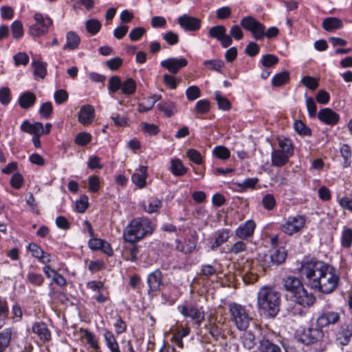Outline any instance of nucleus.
Here are the masks:
<instances>
[{"label": "nucleus", "mask_w": 352, "mask_h": 352, "mask_svg": "<svg viewBox=\"0 0 352 352\" xmlns=\"http://www.w3.org/2000/svg\"><path fill=\"white\" fill-rule=\"evenodd\" d=\"M186 96L188 100L191 101L195 100L197 98H199L201 96L200 89L195 85L190 86L186 90Z\"/></svg>", "instance_id": "nucleus-56"}, {"label": "nucleus", "mask_w": 352, "mask_h": 352, "mask_svg": "<svg viewBox=\"0 0 352 352\" xmlns=\"http://www.w3.org/2000/svg\"><path fill=\"white\" fill-rule=\"evenodd\" d=\"M302 84L311 90H315L318 87V82L316 78L311 76H305L301 80Z\"/></svg>", "instance_id": "nucleus-59"}, {"label": "nucleus", "mask_w": 352, "mask_h": 352, "mask_svg": "<svg viewBox=\"0 0 352 352\" xmlns=\"http://www.w3.org/2000/svg\"><path fill=\"white\" fill-rule=\"evenodd\" d=\"M324 331L322 328L309 327L305 329L299 340L305 344H311L314 352H323L327 349V343L323 340Z\"/></svg>", "instance_id": "nucleus-5"}, {"label": "nucleus", "mask_w": 352, "mask_h": 352, "mask_svg": "<svg viewBox=\"0 0 352 352\" xmlns=\"http://www.w3.org/2000/svg\"><path fill=\"white\" fill-rule=\"evenodd\" d=\"M294 128L296 133L300 135H310L311 130L301 120H296L294 123Z\"/></svg>", "instance_id": "nucleus-53"}, {"label": "nucleus", "mask_w": 352, "mask_h": 352, "mask_svg": "<svg viewBox=\"0 0 352 352\" xmlns=\"http://www.w3.org/2000/svg\"><path fill=\"white\" fill-rule=\"evenodd\" d=\"M240 25L245 30L250 32L256 40H261L263 38L264 25L254 17L248 16L242 18Z\"/></svg>", "instance_id": "nucleus-12"}, {"label": "nucleus", "mask_w": 352, "mask_h": 352, "mask_svg": "<svg viewBox=\"0 0 352 352\" xmlns=\"http://www.w3.org/2000/svg\"><path fill=\"white\" fill-rule=\"evenodd\" d=\"M147 177V166H141L138 170L135 172L131 176L133 183L140 188H143L146 186V179Z\"/></svg>", "instance_id": "nucleus-24"}, {"label": "nucleus", "mask_w": 352, "mask_h": 352, "mask_svg": "<svg viewBox=\"0 0 352 352\" xmlns=\"http://www.w3.org/2000/svg\"><path fill=\"white\" fill-rule=\"evenodd\" d=\"M229 236L230 234L228 230L222 229L221 230H219L217 232L215 233L214 241L212 245V249L214 250V248H217L219 246L221 245L223 243L228 241Z\"/></svg>", "instance_id": "nucleus-37"}, {"label": "nucleus", "mask_w": 352, "mask_h": 352, "mask_svg": "<svg viewBox=\"0 0 352 352\" xmlns=\"http://www.w3.org/2000/svg\"><path fill=\"white\" fill-rule=\"evenodd\" d=\"M104 338L111 352H121L114 335L109 331H105Z\"/></svg>", "instance_id": "nucleus-34"}, {"label": "nucleus", "mask_w": 352, "mask_h": 352, "mask_svg": "<svg viewBox=\"0 0 352 352\" xmlns=\"http://www.w3.org/2000/svg\"><path fill=\"white\" fill-rule=\"evenodd\" d=\"M247 249V244L242 241H239L234 243L230 248V252L238 254L242 252H245Z\"/></svg>", "instance_id": "nucleus-62"}, {"label": "nucleus", "mask_w": 352, "mask_h": 352, "mask_svg": "<svg viewBox=\"0 0 352 352\" xmlns=\"http://www.w3.org/2000/svg\"><path fill=\"white\" fill-rule=\"evenodd\" d=\"M142 129L144 133L150 135H157L159 132V127L154 124L143 122L142 123Z\"/></svg>", "instance_id": "nucleus-63"}, {"label": "nucleus", "mask_w": 352, "mask_h": 352, "mask_svg": "<svg viewBox=\"0 0 352 352\" xmlns=\"http://www.w3.org/2000/svg\"><path fill=\"white\" fill-rule=\"evenodd\" d=\"M261 338L259 340L258 350L260 352H282L280 347L273 342L272 338L276 336V333L270 329H261Z\"/></svg>", "instance_id": "nucleus-7"}, {"label": "nucleus", "mask_w": 352, "mask_h": 352, "mask_svg": "<svg viewBox=\"0 0 352 352\" xmlns=\"http://www.w3.org/2000/svg\"><path fill=\"white\" fill-rule=\"evenodd\" d=\"M204 65L211 70L221 73V69L224 67V63L221 60L212 59L204 62Z\"/></svg>", "instance_id": "nucleus-47"}, {"label": "nucleus", "mask_w": 352, "mask_h": 352, "mask_svg": "<svg viewBox=\"0 0 352 352\" xmlns=\"http://www.w3.org/2000/svg\"><path fill=\"white\" fill-rule=\"evenodd\" d=\"M111 118L118 126L124 127L128 125L126 118L118 113H113Z\"/></svg>", "instance_id": "nucleus-64"}, {"label": "nucleus", "mask_w": 352, "mask_h": 352, "mask_svg": "<svg viewBox=\"0 0 352 352\" xmlns=\"http://www.w3.org/2000/svg\"><path fill=\"white\" fill-rule=\"evenodd\" d=\"M35 23L30 25L29 33L30 35L39 37L48 32V28L52 24V20L47 16L41 13H36L34 15Z\"/></svg>", "instance_id": "nucleus-8"}, {"label": "nucleus", "mask_w": 352, "mask_h": 352, "mask_svg": "<svg viewBox=\"0 0 352 352\" xmlns=\"http://www.w3.org/2000/svg\"><path fill=\"white\" fill-rule=\"evenodd\" d=\"M306 219L304 216L296 214L289 217L281 226V230L289 235L300 232L305 225Z\"/></svg>", "instance_id": "nucleus-11"}, {"label": "nucleus", "mask_w": 352, "mask_h": 352, "mask_svg": "<svg viewBox=\"0 0 352 352\" xmlns=\"http://www.w3.org/2000/svg\"><path fill=\"white\" fill-rule=\"evenodd\" d=\"M148 292H157L162 285V274L159 270L150 273L147 276Z\"/></svg>", "instance_id": "nucleus-21"}, {"label": "nucleus", "mask_w": 352, "mask_h": 352, "mask_svg": "<svg viewBox=\"0 0 352 352\" xmlns=\"http://www.w3.org/2000/svg\"><path fill=\"white\" fill-rule=\"evenodd\" d=\"M26 278L28 283L36 287H41L45 281V278L41 274L31 271L28 272Z\"/></svg>", "instance_id": "nucleus-39"}, {"label": "nucleus", "mask_w": 352, "mask_h": 352, "mask_svg": "<svg viewBox=\"0 0 352 352\" xmlns=\"http://www.w3.org/2000/svg\"><path fill=\"white\" fill-rule=\"evenodd\" d=\"M283 286L286 291L287 298L304 308L314 305L316 298L314 294L309 292L302 281L294 276H288L283 279Z\"/></svg>", "instance_id": "nucleus-2"}, {"label": "nucleus", "mask_w": 352, "mask_h": 352, "mask_svg": "<svg viewBox=\"0 0 352 352\" xmlns=\"http://www.w3.org/2000/svg\"><path fill=\"white\" fill-rule=\"evenodd\" d=\"M80 43V38L75 32H68L66 34V43L63 46V50H74L78 47Z\"/></svg>", "instance_id": "nucleus-28"}, {"label": "nucleus", "mask_w": 352, "mask_h": 352, "mask_svg": "<svg viewBox=\"0 0 352 352\" xmlns=\"http://www.w3.org/2000/svg\"><path fill=\"white\" fill-rule=\"evenodd\" d=\"M141 206L146 212L152 214L157 212L161 209L162 202L157 197H150L146 200L142 201Z\"/></svg>", "instance_id": "nucleus-22"}, {"label": "nucleus", "mask_w": 352, "mask_h": 352, "mask_svg": "<svg viewBox=\"0 0 352 352\" xmlns=\"http://www.w3.org/2000/svg\"><path fill=\"white\" fill-rule=\"evenodd\" d=\"M187 64V60L184 58L179 59L169 58L162 60L160 63L162 67L166 68L173 74H177L182 67H186Z\"/></svg>", "instance_id": "nucleus-16"}, {"label": "nucleus", "mask_w": 352, "mask_h": 352, "mask_svg": "<svg viewBox=\"0 0 352 352\" xmlns=\"http://www.w3.org/2000/svg\"><path fill=\"white\" fill-rule=\"evenodd\" d=\"M12 35L14 38L19 39L23 36L24 31L22 23L19 21H14L11 25Z\"/></svg>", "instance_id": "nucleus-48"}, {"label": "nucleus", "mask_w": 352, "mask_h": 352, "mask_svg": "<svg viewBox=\"0 0 352 352\" xmlns=\"http://www.w3.org/2000/svg\"><path fill=\"white\" fill-rule=\"evenodd\" d=\"M256 228V223L252 219L246 221L235 230V236L241 239H246L253 236Z\"/></svg>", "instance_id": "nucleus-17"}, {"label": "nucleus", "mask_w": 352, "mask_h": 352, "mask_svg": "<svg viewBox=\"0 0 352 352\" xmlns=\"http://www.w3.org/2000/svg\"><path fill=\"white\" fill-rule=\"evenodd\" d=\"M34 74L36 77L44 78L47 74L46 63L43 62H33Z\"/></svg>", "instance_id": "nucleus-49"}, {"label": "nucleus", "mask_w": 352, "mask_h": 352, "mask_svg": "<svg viewBox=\"0 0 352 352\" xmlns=\"http://www.w3.org/2000/svg\"><path fill=\"white\" fill-rule=\"evenodd\" d=\"M229 312L231 320L239 330L245 331L249 326L252 318L245 307L233 302L229 305Z\"/></svg>", "instance_id": "nucleus-6"}, {"label": "nucleus", "mask_w": 352, "mask_h": 352, "mask_svg": "<svg viewBox=\"0 0 352 352\" xmlns=\"http://www.w3.org/2000/svg\"><path fill=\"white\" fill-rule=\"evenodd\" d=\"M215 100L217 102L218 107L220 109L223 111H228L231 108V103L228 99L223 97L219 91L214 92Z\"/></svg>", "instance_id": "nucleus-42"}, {"label": "nucleus", "mask_w": 352, "mask_h": 352, "mask_svg": "<svg viewBox=\"0 0 352 352\" xmlns=\"http://www.w3.org/2000/svg\"><path fill=\"white\" fill-rule=\"evenodd\" d=\"M52 111L53 107L52 102H46L41 106L39 113L42 118L47 119L50 117Z\"/></svg>", "instance_id": "nucleus-57"}, {"label": "nucleus", "mask_w": 352, "mask_h": 352, "mask_svg": "<svg viewBox=\"0 0 352 352\" xmlns=\"http://www.w3.org/2000/svg\"><path fill=\"white\" fill-rule=\"evenodd\" d=\"M286 257L287 252L283 248H272L270 255L264 256L261 265L265 271L273 265H278L283 263Z\"/></svg>", "instance_id": "nucleus-10"}, {"label": "nucleus", "mask_w": 352, "mask_h": 352, "mask_svg": "<svg viewBox=\"0 0 352 352\" xmlns=\"http://www.w3.org/2000/svg\"><path fill=\"white\" fill-rule=\"evenodd\" d=\"M352 245V229L344 228L341 235V245L349 248Z\"/></svg>", "instance_id": "nucleus-44"}, {"label": "nucleus", "mask_w": 352, "mask_h": 352, "mask_svg": "<svg viewBox=\"0 0 352 352\" xmlns=\"http://www.w3.org/2000/svg\"><path fill=\"white\" fill-rule=\"evenodd\" d=\"M318 118L321 122L329 125L337 124L340 119L339 115L329 108H324L320 110Z\"/></svg>", "instance_id": "nucleus-20"}, {"label": "nucleus", "mask_w": 352, "mask_h": 352, "mask_svg": "<svg viewBox=\"0 0 352 352\" xmlns=\"http://www.w3.org/2000/svg\"><path fill=\"white\" fill-rule=\"evenodd\" d=\"M91 140V135L90 133L87 132H80L76 135L75 138V143L82 146L89 144Z\"/></svg>", "instance_id": "nucleus-54"}, {"label": "nucleus", "mask_w": 352, "mask_h": 352, "mask_svg": "<svg viewBox=\"0 0 352 352\" xmlns=\"http://www.w3.org/2000/svg\"><path fill=\"white\" fill-rule=\"evenodd\" d=\"M258 310L267 318H273L280 311V294L274 287H261L257 292Z\"/></svg>", "instance_id": "nucleus-3"}, {"label": "nucleus", "mask_w": 352, "mask_h": 352, "mask_svg": "<svg viewBox=\"0 0 352 352\" xmlns=\"http://www.w3.org/2000/svg\"><path fill=\"white\" fill-rule=\"evenodd\" d=\"M32 331L43 341H48L51 338V332L44 322L34 323L32 326Z\"/></svg>", "instance_id": "nucleus-26"}, {"label": "nucleus", "mask_w": 352, "mask_h": 352, "mask_svg": "<svg viewBox=\"0 0 352 352\" xmlns=\"http://www.w3.org/2000/svg\"><path fill=\"white\" fill-rule=\"evenodd\" d=\"M13 329L7 327L0 331V352H6L10 345Z\"/></svg>", "instance_id": "nucleus-25"}, {"label": "nucleus", "mask_w": 352, "mask_h": 352, "mask_svg": "<svg viewBox=\"0 0 352 352\" xmlns=\"http://www.w3.org/2000/svg\"><path fill=\"white\" fill-rule=\"evenodd\" d=\"M157 108L167 117H171L177 111L175 104L169 100L160 102L157 104Z\"/></svg>", "instance_id": "nucleus-29"}, {"label": "nucleus", "mask_w": 352, "mask_h": 352, "mask_svg": "<svg viewBox=\"0 0 352 352\" xmlns=\"http://www.w3.org/2000/svg\"><path fill=\"white\" fill-rule=\"evenodd\" d=\"M342 22L337 18H327L322 21V27L327 31H332L342 28Z\"/></svg>", "instance_id": "nucleus-38"}, {"label": "nucleus", "mask_w": 352, "mask_h": 352, "mask_svg": "<svg viewBox=\"0 0 352 352\" xmlns=\"http://www.w3.org/2000/svg\"><path fill=\"white\" fill-rule=\"evenodd\" d=\"M195 109L199 113H206L210 110V102L207 100H200L196 102Z\"/></svg>", "instance_id": "nucleus-61"}, {"label": "nucleus", "mask_w": 352, "mask_h": 352, "mask_svg": "<svg viewBox=\"0 0 352 352\" xmlns=\"http://www.w3.org/2000/svg\"><path fill=\"white\" fill-rule=\"evenodd\" d=\"M208 36L219 41L224 48L229 47L232 43L230 36L226 34V28L221 25L210 28L208 30Z\"/></svg>", "instance_id": "nucleus-13"}, {"label": "nucleus", "mask_w": 352, "mask_h": 352, "mask_svg": "<svg viewBox=\"0 0 352 352\" xmlns=\"http://www.w3.org/2000/svg\"><path fill=\"white\" fill-rule=\"evenodd\" d=\"M138 247L135 243H129L124 247V255L126 260L135 262L138 260Z\"/></svg>", "instance_id": "nucleus-35"}, {"label": "nucleus", "mask_w": 352, "mask_h": 352, "mask_svg": "<svg viewBox=\"0 0 352 352\" xmlns=\"http://www.w3.org/2000/svg\"><path fill=\"white\" fill-rule=\"evenodd\" d=\"M340 320V314L333 311H325L322 312L316 319V325L318 327L324 328L329 325L338 324Z\"/></svg>", "instance_id": "nucleus-14"}, {"label": "nucleus", "mask_w": 352, "mask_h": 352, "mask_svg": "<svg viewBox=\"0 0 352 352\" xmlns=\"http://www.w3.org/2000/svg\"><path fill=\"white\" fill-rule=\"evenodd\" d=\"M190 328L188 327H183L181 330H179L176 333H174L172 338H170V341L175 343V344L180 347L183 348L184 342L183 338L186 337L190 333Z\"/></svg>", "instance_id": "nucleus-33"}, {"label": "nucleus", "mask_w": 352, "mask_h": 352, "mask_svg": "<svg viewBox=\"0 0 352 352\" xmlns=\"http://www.w3.org/2000/svg\"><path fill=\"white\" fill-rule=\"evenodd\" d=\"M122 91L125 95H131L135 93L136 83L133 78H127L122 83Z\"/></svg>", "instance_id": "nucleus-43"}, {"label": "nucleus", "mask_w": 352, "mask_h": 352, "mask_svg": "<svg viewBox=\"0 0 352 352\" xmlns=\"http://www.w3.org/2000/svg\"><path fill=\"white\" fill-rule=\"evenodd\" d=\"M121 79L118 76H113L109 80L108 89L110 92L115 93L122 88Z\"/></svg>", "instance_id": "nucleus-52"}, {"label": "nucleus", "mask_w": 352, "mask_h": 352, "mask_svg": "<svg viewBox=\"0 0 352 352\" xmlns=\"http://www.w3.org/2000/svg\"><path fill=\"white\" fill-rule=\"evenodd\" d=\"M177 309L184 318H190L197 325H199L205 318V314L202 308H199L187 302L179 305Z\"/></svg>", "instance_id": "nucleus-9"}, {"label": "nucleus", "mask_w": 352, "mask_h": 352, "mask_svg": "<svg viewBox=\"0 0 352 352\" xmlns=\"http://www.w3.org/2000/svg\"><path fill=\"white\" fill-rule=\"evenodd\" d=\"M160 98L161 96L157 95L144 98L142 102L138 104V111L140 113H145L150 111L154 107L155 102Z\"/></svg>", "instance_id": "nucleus-31"}, {"label": "nucleus", "mask_w": 352, "mask_h": 352, "mask_svg": "<svg viewBox=\"0 0 352 352\" xmlns=\"http://www.w3.org/2000/svg\"><path fill=\"white\" fill-rule=\"evenodd\" d=\"M88 188L92 192H97L100 189V179L97 175H91L88 180Z\"/></svg>", "instance_id": "nucleus-58"}, {"label": "nucleus", "mask_w": 352, "mask_h": 352, "mask_svg": "<svg viewBox=\"0 0 352 352\" xmlns=\"http://www.w3.org/2000/svg\"><path fill=\"white\" fill-rule=\"evenodd\" d=\"M278 146L280 151L284 153L287 157H290L294 154V146L292 141L288 138L278 140Z\"/></svg>", "instance_id": "nucleus-36"}, {"label": "nucleus", "mask_w": 352, "mask_h": 352, "mask_svg": "<svg viewBox=\"0 0 352 352\" xmlns=\"http://www.w3.org/2000/svg\"><path fill=\"white\" fill-rule=\"evenodd\" d=\"M352 338V324L344 323L340 325L336 333V342L342 346H346Z\"/></svg>", "instance_id": "nucleus-15"}, {"label": "nucleus", "mask_w": 352, "mask_h": 352, "mask_svg": "<svg viewBox=\"0 0 352 352\" xmlns=\"http://www.w3.org/2000/svg\"><path fill=\"white\" fill-rule=\"evenodd\" d=\"M155 228V225L148 218H135L124 228L123 239L129 243H135L147 235L152 234Z\"/></svg>", "instance_id": "nucleus-4"}, {"label": "nucleus", "mask_w": 352, "mask_h": 352, "mask_svg": "<svg viewBox=\"0 0 352 352\" xmlns=\"http://www.w3.org/2000/svg\"><path fill=\"white\" fill-rule=\"evenodd\" d=\"M36 96L31 91L23 93L19 98V104L22 109H28L36 102Z\"/></svg>", "instance_id": "nucleus-27"}, {"label": "nucleus", "mask_w": 352, "mask_h": 352, "mask_svg": "<svg viewBox=\"0 0 352 352\" xmlns=\"http://www.w3.org/2000/svg\"><path fill=\"white\" fill-rule=\"evenodd\" d=\"M262 204L265 210H273L276 204L274 195L272 194L265 195L262 199Z\"/></svg>", "instance_id": "nucleus-51"}, {"label": "nucleus", "mask_w": 352, "mask_h": 352, "mask_svg": "<svg viewBox=\"0 0 352 352\" xmlns=\"http://www.w3.org/2000/svg\"><path fill=\"white\" fill-rule=\"evenodd\" d=\"M289 78V72L285 71L276 74L272 79V85L274 87H280L286 83Z\"/></svg>", "instance_id": "nucleus-45"}, {"label": "nucleus", "mask_w": 352, "mask_h": 352, "mask_svg": "<svg viewBox=\"0 0 352 352\" xmlns=\"http://www.w3.org/2000/svg\"><path fill=\"white\" fill-rule=\"evenodd\" d=\"M87 31L92 35L96 34L101 28V23L98 19H91L86 21Z\"/></svg>", "instance_id": "nucleus-46"}, {"label": "nucleus", "mask_w": 352, "mask_h": 352, "mask_svg": "<svg viewBox=\"0 0 352 352\" xmlns=\"http://www.w3.org/2000/svg\"><path fill=\"white\" fill-rule=\"evenodd\" d=\"M340 153L344 158V166L348 167L351 165V150L348 144H343L340 147Z\"/></svg>", "instance_id": "nucleus-50"}, {"label": "nucleus", "mask_w": 352, "mask_h": 352, "mask_svg": "<svg viewBox=\"0 0 352 352\" xmlns=\"http://www.w3.org/2000/svg\"><path fill=\"white\" fill-rule=\"evenodd\" d=\"M241 339L243 346L245 349L250 350L254 347L256 344L255 336L251 331L245 332L241 337Z\"/></svg>", "instance_id": "nucleus-41"}, {"label": "nucleus", "mask_w": 352, "mask_h": 352, "mask_svg": "<svg viewBox=\"0 0 352 352\" xmlns=\"http://www.w3.org/2000/svg\"><path fill=\"white\" fill-rule=\"evenodd\" d=\"M300 272L312 289L323 294L332 293L340 280V274L334 267L314 258L303 261Z\"/></svg>", "instance_id": "nucleus-1"}, {"label": "nucleus", "mask_w": 352, "mask_h": 352, "mask_svg": "<svg viewBox=\"0 0 352 352\" xmlns=\"http://www.w3.org/2000/svg\"><path fill=\"white\" fill-rule=\"evenodd\" d=\"M80 332L82 333V338L86 340L87 343L91 348L94 350H98L100 349L98 339L92 332L86 329H80Z\"/></svg>", "instance_id": "nucleus-32"}, {"label": "nucleus", "mask_w": 352, "mask_h": 352, "mask_svg": "<svg viewBox=\"0 0 352 352\" xmlns=\"http://www.w3.org/2000/svg\"><path fill=\"white\" fill-rule=\"evenodd\" d=\"M289 158V157L278 149L274 150L271 155L272 165L277 167L283 166L288 162Z\"/></svg>", "instance_id": "nucleus-30"}, {"label": "nucleus", "mask_w": 352, "mask_h": 352, "mask_svg": "<svg viewBox=\"0 0 352 352\" xmlns=\"http://www.w3.org/2000/svg\"><path fill=\"white\" fill-rule=\"evenodd\" d=\"M179 25L187 31H196L200 28L201 21L199 19L184 14L177 19Z\"/></svg>", "instance_id": "nucleus-18"}, {"label": "nucleus", "mask_w": 352, "mask_h": 352, "mask_svg": "<svg viewBox=\"0 0 352 352\" xmlns=\"http://www.w3.org/2000/svg\"><path fill=\"white\" fill-rule=\"evenodd\" d=\"M95 117V109L93 106L86 104L81 107L78 112V121L83 125L92 123Z\"/></svg>", "instance_id": "nucleus-19"}, {"label": "nucleus", "mask_w": 352, "mask_h": 352, "mask_svg": "<svg viewBox=\"0 0 352 352\" xmlns=\"http://www.w3.org/2000/svg\"><path fill=\"white\" fill-rule=\"evenodd\" d=\"M21 130L27 133L34 135H42L44 132V126L41 122H37L34 124L28 120H25L21 125Z\"/></svg>", "instance_id": "nucleus-23"}, {"label": "nucleus", "mask_w": 352, "mask_h": 352, "mask_svg": "<svg viewBox=\"0 0 352 352\" xmlns=\"http://www.w3.org/2000/svg\"><path fill=\"white\" fill-rule=\"evenodd\" d=\"M214 155L221 159V160H226L230 157V151L223 146H217L213 149Z\"/></svg>", "instance_id": "nucleus-55"}, {"label": "nucleus", "mask_w": 352, "mask_h": 352, "mask_svg": "<svg viewBox=\"0 0 352 352\" xmlns=\"http://www.w3.org/2000/svg\"><path fill=\"white\" fill-rule=\"evenodd\" d=\"M278 62L277 56L273 54H266L263 56L261 63L264 67H269L276 65Z\"/></svg>", "instance_id": "nucleus-60"}, {"label": "nucleus", "mask_w": 352, "mask_h": 352, "mask_svg": "<svg viewBox=\"0 0 352 352\" xmlns=\"http://www.w3.org/2000/svg\"><path fill=\"white\" fill-rule=\"evenodd\" d=\"M170 163V170L174 175H183L186 173L187 169L184 166L180 160L173 159Z\"/></svg>", "instance_id": "nucleus-40"}]
</instances>
